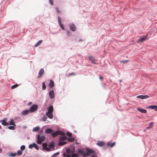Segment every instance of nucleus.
<instances>
[{
	"label": "nucleus",
	"instance_id": "1",
	"mask_svg": "<svg viewBox=\"0 0 157 157\" xmlns=\"http://www.w3.org/2000/svg\"><path fill=\"white\" fill-rule=\"evenodd\" d=\"M45 137L44 136H42L41 137L39 135H38L37 136V143L39 144H41V143L43 142L45 139Z\"/></svg>",
	"mask_w": 157,
	"mask_h": 157
},
{
	"label": "nucleus",
	"instance_id": "2",
	"mask_svg": "<svg viewBox=\"0 0 157 157\" xmlns=\"http://www.w3.org/2000/svg\"><path fill=\"white\" fill-rule=\"evenodd\" d=\"M38 106L35 104L33 105L30 108L29 111L30 112H33L36 111L37 109Z\"/></svg>",
	"mask_w": 157,
	"mask_h": 157
},
{
	"label": "nucleus",
	"instance_id": "3",
	"mask_svg": "<svg viewBox=\"0 0 157 157\" xmlns=\"http://www.w3.org/2000/svg\"><path fill=\"white\" fill-rule=\"evenodd\" d=\"M44 69L43 68L41 69L38 73V75L37 76V78H41L42 76V75L44 74Z\"/></svg>",
	"mask_w": 157,
	"mask_h": 157
},
{
	"label": "nucleus",
	"instance_id": "4",
	"mask_svg": "<svg viewBox=\"0 0 157 157\" xmlns=\"http://www.w3.org/2000/svg\"><path fill=\"white\" fill-rule=\"evenodd\" d=\"M7 119L6 118H5L4 119L0 120V122L2 123V124L4 126H7L9 125V123L6 122Z\"/></svg>",
	"mask_w": 157,
	"mask_h": 157
},
{
	"label": "nucleus",
	"instance_id": "5",
	"mask_svg": "<svg viewBox=\"0 0 157 157\" xmlns=\"http://www.w3.org/2000/svg\"><path fill=\"white\" fill-rule=\"evenodd\" d=\"M49 95L51 99H52L54 98L55 96V94L54 91L53 90H50L49 92Z\"/></svg>",
	"mask_w": 157,
	"mask_h": 157
},
{
	"label": "nucleus",
	"instance_id": "6",
	"mask_svg": "<svg viewBox=\"0 0 157 157\" xmlns=\"http://www.w3.org/2000/svg\"><path fill=\"white\" fill-rule=\"evenodd\" d=\"M94 151L91 149H88L87 150L86 153L84 155V156H89L91 154L94 153Z\"/></svg>",
	"mask_w": 157,
	"mask_h": 157
},
{
	"label": "nucleus",
	"instance_id": "7",
	"mask_svg": "<svg viewBox=\"0 0 157 157\" xmlns=\"http://www.w3.org/2000/svg\"><path fill=\"white\" fill-rule=\"evenodd\" d=\"M55 148L54 143L53 142H51L48 145V148L49 149V151H50L51 149H54Z\"/></svg>",
	"mask_w": 157,
	"mask_h": 157
},
{
	"label": "nucleus",
	"instance_id": "8",
	"mask_svg": "<svg viewBox=\"0 0 157 157\" xmlns=\"http://www.w3.org/2000/svg\"><path fill=\"white\" fill-rule=\"evenodd\" d=\"M149 97V96L147 95H140L136 97L137 98H140L142 99L147 98H148Z\"/></svg>",
	"mask_w": 157,
	"mask_h": 157
},
{
	"label": "nucleus",
	"instance_id": "9",
	"mask_svg": "<svg viewBox=\"0 0 157 157\" xmlns=\"http://www.w3.org/2000/svg\"><path fill=\"white\" fill-rule=\"evenodd\" d=\"M71 30L73 31H75L76 30V27L73 24H71L70 26Z\"/></svg>",
	"mask_w": 157,
	"mask_h": 157
},
{
	"label": "nucleus",
	"instance_id": "10",
	"mask_svg": "<svg viewBox=\"0 0 157 157\" xmlns=\"http://www.w3.org/2000/svg\"><path fill=\"white\" fill-rule=\"evenodd\" d=\"M137 109L140 113H146L147 112V111L146 109L140 108H137Z\"/></svg>",
	"mask_w": 157,
	"mask_h": 157
},
{
	"label": "nucleus",
	"instance_id": "11",
	"mask_svg": "<svg viewBox=\"0 0 157 157\" xmlns=\"http://www.w3.org/2000/svg\"><path fill=\"white\" fill-rule=\"evenodd\" d=\"M88 58L90 61L93 63H95V59L92 56H88Z\"/></svg>",
	"mask_w": 157,
	"mask_h": 157
},
{
	"label": "nucleus",
	"instance_id": "12",
	"mask_svg": "<svg viewBox=\"0 0 157 157\" xmlns=\"http://www.w3.org/2000/svg\"><path fill=\"white\" fill-rule=\"evenodd\" d=\"M146 108H149L152 109H154L155 111L157 110V106L156 105H152L147 106Z\"/></svg>",
	"mask_w": 157,
	"mask_h": 157
},
{
	"label": "nucleus",
	"instance_id": "13",
	"mask_svg": "<svg viewBox=\"0 0 157 157\" xmlns=\"http://www.w3.org/2000/svg\"><path fill=\"white\" fill-rule=\"evenodd\" d=\"M49 87L50 88H52L54 86V81L52 80H50L49 83L48 84Z\"/></svg>",
	"mask_w": 157,
	"mask_h": 157
},
{
	"label": "nucleus",
	"instance_id": "14",
	"mask_svg": "<svg viewBox=\"0 0 157 157\" xmlns=\"http://www.w3.org/2000/svg\"><path fill=\"white\" fill-rule=\"evenodd\" d=\"M42 146L44 149L47 151H49V149L48 148V147H47L48 145L46 143H44L43 144Z\"/></svg>",
	"mask_w": 157,
	"mask_h": 157
},
{
	"label": "nucleus",
	"instance_id": "15",
	"mask_svg": "<svg viewBox=\"0 0 157 157\" xmlns=\"http://www.w3.org/2000/svg\"><path fill=\"white\" fill-rule=\"evenodd\" d=\"M96 144L100 146L103 147L105 145V143L103 141H99L96 143Z\"/></svg>",
	"mask_w": 157,
	"mask_h": 157
},
{
	"label": "nucleus",
	"instance_id": "16",
	"mask_svg": "<svg viewBox=\"0 0 157 157\" xmlns=\"http://www.w3.org/2000/svg\"><path fill=\"white\" fill-rule=\"evenodd\" d=\"M48 111L47 112L48 113H52L53 111V106L51 105L48 108Z\"/></svg>",
	"mask_w": 157,
	"mask_h": 157
},
{
	"label": "nucleus",
	"instance_id": "17",
	"mask_svg": "<svg viewBox=\"0 0 157 157\" xmlns=\"http://www.w3.org/2000/svg\"><path fill=\"white\" fill-rule=\"evenodd\" d=\"M115 142L112 143L111 142H108L107 143V145L108 147H110L112 148L115 145Z\"/></svg>",
	"mask_w": 157,
	"mask_h": 157
},
{
	"label": "nucleus",
	"instance_id": "18",
	"mask_svg": "<svg viewBox=\"0 0 157 157\" xmlns=\"http://www.w3.org/2000/svg\"><path fill=\"white\" fill-rule=\"evenodd\" d=\"M46 115L50 119H52L53 117L52 113H48V112H47L46 113Z\"/></svg>",
	"mask_w": 157,
	"mask_h": 157
},
{
	"label": "nucleus",
	"instance_id": "19",
	"mask_svg": "<svg viewBox=\"0 0 157 157\" xmlns=\"http://www.w3.org/2000/svg\"><path fill=\"white\" fill-rule=\"evenodd\" d=\"M147 37V36H143L139 39V41H140L141 42H143L144 40H145Z\"/></svg>",
	"mask_w": 157,
	"mask_h": 157
},
{
	"label": "nucleus",
	"instance_id": "20",
	"mask_svg": "<svg viewBox=\"0 0 157 157\" xmlns=\"http://www.w3.org/2000/svg\"><path fill=\"white\" fill-rule=\"evenodd\" d=\"M53 130L51 128H48L45 131V132L46 133H50L52 132Z\"/></svg>",
	"mask_w": 157,
	"mask_h": 157
},
{
	"label": "nucleus",
	"instance_id": "21",
	"mask_svg": "<svg viewBox=\"0 0 157 157\" xmlns=\"http://www.w3.org/2000/svg\"><path fill=\"white\" fill-rule=\"evenodd\" d=\"M42 40H40L36 43L35 45V47H37L42 43Z\"/></svg>",
	"mask_w": 157,
	"mask_h": 157
},
{
	"label": "nucleus",
	"instance_id": "22",
	"mask_svg": "<svg viewBox=\"0 0 157 157\" xmlns=\"http://www.w3.org/2000/svg\"><path fill=\"white\" fill-rule=\"evenodd\" d=\"M66 139L67 137L65 136L61 137L59 138V140L60 141L65 140Z\"/></svg>",
	"mask_w": 157,
	"mask_h": 157
},
{
	"label": "nucleus",
	"instance_id": "23",
	"mask_svg": "<svg viewBox=\"0 0 157 157\" xmlns=\"http://www.w3.org/2000/svg\"><path fill=\"white\" fill-rule=\"evenodd\" d=\"M58 131H57L56 132H53L52 134V136L53 137H55L56 136L58 135Z\"/></svg>",
	"mask_w": 157,
	"mask_h": 157
},
{
	"label": "nucleus",
	"instance_id": "24",
	"mask_svg": "<svg viewBox=\"0 0 157 157\" xmlns=\"http://www.w3.org/2000/svg\"><path fill=\"white\" fill-rule=\"evenodd\" d=\"M9 123L10 125H13V126H15L16 125L14 123V121L13 120L11 119V120L9 122Z\"/></svg>",
	"mask_w": 157,
	"mask_h": 157
},
{
	"label": "nucleus",
	"instance_id": "25",
	"mask_svg": "<svg viewBox=\"0 0 157 157\" xmlns=\"http://www.w3.org/2000/svg\"><path fill=\"white\" fill-rule=\"evenodd\" d=\"M30 111L29 110H24L23 112V114L24 115H26L28 114L30 112Z\"/></svg>",
	"mask_w": 157,
	"mask_h": 157
},
{
	"label": "nucleus",
	"instance_id": "26",
	"mask_svg": "<svg viewBox=\"0 0 157 157\" xmlns=\"http://www.w3.org/2000/svg\"><path fill=\"white\" fill-rule=\"evenodd\" d=\"M40 127L39 126L35 127L33 128V132L37 131L40 129Z\"/></svg>",
	"mask_w": 157,
	"mask_h": 157
},
{
	"label": "nucleus",
	"instance_id": "27",
	"mask_svg": "<svg viewBox=\"0 0 157 157\" xmlns=\"http://www.w3.org/2000/svg\"><path fill=\"white\" fill-rule=\"evenodd\" d=\"M67 143L66 142H60L59 143V146H62Z\"/></svg>",
	"mask_w": 157,
	"mask_h": 157
},
{
	"label": "nucleus",
	"instance_id": "28",
	"mask_svg": "<svg viewBox=\"0 0 157 157\" xmlns=\"http://www.w3.org/2000/svg\"><path fill=\"white\" fill-rule=\"evenodd\" d=\"M63 157H71V156L69 154H67L66 153H64L63 154Z\"/></svg>",
	"mask_w": 157,
	"mask_h": 157
},
{
	"label": "nucleus",
	"instance_id": "29",
	"mask_svg": "<svg viewBox=\"0 0 157 157\" xmlns=\"http://www.w3.org/2000/svg\"><path fill=\"white\" fill-rule=\"evenodd\" d=\"M58 131V135H62V136H64L65 135V133L62 132V131Z\"/></svg>",
	"mask_w": 157,
	"mask_h": 157
},
{
	"label": "nucleus",
	"instance_id": "30",
	"mask_svg": "<svg viewBox=\"0 0 157 157\" xmlns=\"http://www.w3.org/2000/svg\"><path fill=\"white\" fill-rule=\"evenodd\" d=\"M46 86L44 82H43L42 83V89L44 90H45L46 89Z\"/></svg>",
	"mask_w": 157,
	"mask_h": 157
},
{
	"label": "nucleus",
	"instance_id": "31",
	"mask_svg": "<svg viewBox=\"0 0 157 157\" xmlns=\"http://www.w3.org/2000/svg\"><path fill=\"white\" fill-rule=\"evenodd\" d=\"M78 155L77 153H73L71 155V157H78Z\"/></svg>",
	"mask_w": 157,
	"mask_h": 157
},
{
	"label": "nucleus",
	"instance_id": "32",
	"mask_svg": "<svg viewBox=\"0 0 157 157\" xmlns=\"http://www.w3.org/2000/svg\"><path fill=\"white\" fill-rule=\"evenodd\" d=\"M18 85L17 84H16L14 85H13L11 87V88L12 89H13L15 88H16L18 86Z\"/></svg>",
	"mask_w": 157,
	"mask_h": 157
},
{
	"label": "nucleus",
	"instance_id": "33",
	"mask_svg": "<svg viewBox=\"0 0 157 157\" xmlns=\"http://www.w3.org/2000/svg\"><path fill=\"white\" fill-rule=\"evenodd\" d=\"M22 154V152L20 150H19L17 151V154L18 155H21Z\"/></svg>",
	"mask_w": 157,
	"mask_h": 157
},
{
	"label": "nucleus",
	"instance_id": "34",
	"mask_svg": "<svg viewBox=\"0 0 157 157\" xmlns=\"http://www.w3.org/2000/svg\"><path fill=\"white\" fill-rule=\"evenodd\" d=\"M59 153V152L55 153L51 156V157H56L57 155H58Z\"/></svg>",
	"mask_w": 157,
	"mask_h": 157
},
{
	"label": "nucleus",
	"instance_id": "35",
	"mask_svg": "<svg viewBox=\"0 0 157 157\" xmlns=\"http://www.w3.org/2000/svg\"><path fill=\"white\" fill-rule=\"evenodd\" d=\"M14 126H10L8 127V128L9 129H11V130H14L15 128Z\"/></svg>",
	"mask_w": 157,
	"mask_h": 157
},
{
	"label": "nucleus",
	"instance_id": "36",
	"mask_svg": "<svg viewBox=\"0 0 157 157\" xmlns=\"http://www.w3.org/2000/svg\"><path fill=\"white\" fill-rule=\"evenodd\" d=\"M33 147H34L37 150L39 149V148L37 145L36 144H33Z\"/></svg>",
	"mask_w": 157,
	"mask_h": 157
},
{
	"label": "nucleus",
	"instance_id": "37",
	"mask_svg": "<svg viewBox=\"0 0 157 157\" xmlns=\"http://www.w3.org/2000/svg\"><path fill=\"white\" fill-rule=\"evenodd\" d=\"M61 18L59 17H58V21L59 24L61 23Z\"/></svg>",
	"mask_w": 157,
	"mask_h": 157
},
{
	"label": "nucleus",
	"instance_id": "38",
	"mask_svg": "<svg viewBox=\"0 0 157 157\" xmlns=\"http://www.w3.org/2000/svg\"><path fill=\"white\" fill-rule=\"evenodd\" d=\"M25 145H22L21 147V149L22 151H23L25 149Z\"/></svg>",
	"mask_w": 157,
	"mask_h": 157
},
{
	"label": "nucleus",
	"instance_id": "39",
	"mask_svg": "<svg viewBox=\"0 0 157 157\" xmlns=\"http://www.w3.org/2000/svg\"><path fill=\"white\" fill-rule=\"evenodd\" d=\"M59 26H60V27L61 28L63 29V30H64V27L63 25V24H62V23H60V24H59Z\"/></svg>",
	"mask_w": 157,
	"mask_h": 157
},
{
	"label": "nucleus",
	"instance_id": "40",
	"mask_svg": "<svg viewBox=\"0 0 157 157\" xmlns=\"http://www.w3.org/2000/svg\"><path fill=\"white\" fill-rule=\"evenodd\" d=\"M67 135L69 137H71L72 136V134L69 132H67L66 133Z\"/></svg>",
	"mask_w": 157,
	"mask_h": 157
},
{
	"label": "nucleus",
	"instance_id": "41",
	"mask_svg": "<svg viewBox=\"0 0 157 157\" xmlns=\"http://www.w3.org/2000/svg\"><path fill=\"white\" fill-rule=\"evenodd\" d=\"M47 118L46 116H44L42 118V120L43 121H45L46 120Z\"/></svg>",
	"mask_w": 157,
	"mask_h": 157
},
{
	"label": "nucleus",
	"instance_id": "42",
	"mask_svg": "<svg viewBox=\"0 0 157 157\" xmlns=\"http://www.w3.org/2000/svg\"><path fill=\"white\" fill-rule=\"evenodd\" d=\"M68 140L69 141L72 142H73L74 141V139L73 138H69L68 139Z\"/></svg>",
	"mask_w": 157,
	"mask_h": 157
},
{
	"label": "nucleus",
	"instance_id": "43",
	"mask_svg": "<svg viewBox=\"0 0 157 157\" xmlns=\"http://www.w3.org/2000/svg\"><path fill=\"white\" fill-rule=\"evenodd\" d=\"M66 151L68 154H69L70 152V150L69 148H67L66 149Z\"/></svg>",
	"mask_w": 157,
	"mask_h": 157
},
{
	"label": "nucleus",
	"instance_id": "44",
	"mask_svg": "<svg viewBox=\"0 0 157 157\" xmlns=\"http://www.w3.org/2000/svg\"><path fill=\"white\" fill-rule=\"evenodd\" d=\"M33 147V144H30L29 145V148L30 149H32Z\"/></svg>",
	"mask_w": 157,
	"mask_h": 157
},
{
	"label": "nucleus",
	"instance_id": "45",
	"mask_svg": "<svg viewBox=\"0 0 157 157\" xmlns=\"http://www.w3.org/2000/svg\"><path fill=\"white\" fill-rule=\"evenodd\" d=\"M91 157H97V156L96 154H94L92 155Z\"/></svg>",
	"mask_w": 157,
	"mask_h": 157
},
{
	"label": "nucleus",
	"instance_id": "46",
	"mask_svg": "<svg viewBox=\"0 0 157 157\" xmlns=\"http://www.w3.org/2000/svg\"><path fill=\"white\" fill-rule=\"evenodd\" d=\"M49 2L51 5H53V2L52 0H49Z\"/></svg>",
	"mask_w": 157,
	"mask_h": 157
},
{
	"label": "nucleus",
	"instance_id": "47",
	"mask_svg": "<svg viewBox=\"0 0 157 157\" xmlns=\"http://www.w3.org/2000/svg\"><path fill=\"white\" fill-rule=\"evenodd\" d=\"M78 153H82V151L81 150H79L78 151Z\"/></svg>",
	"mask_w": 157,
	"mask_h": 157
},
{
	"label": "nucleus",
	"instance_id": "48",
	"mask_svg": "<svg viewBox=\"0 0 157 157\" xmlns=\"http://www.w3.org/2000/svg\"><path fill=\"white\" fill-rule=\"evenodd\" d=\"M75 74L74 73H71L69 74V75H75Z\"/></svg>",
	"mask_w": 157,
	"mask_h": 157
},
{
	"label": "nucleus",
	"instance_id": "49",
	"mask_svg": "<svg viewBox=\"0 0 157 157\" xmlns=\"http://www.w3.org/2000/svg\"><path fill=\"white\" fill-rule=\"evenodd\" d=\"M16 154L15 153L12 154L11 155V156H16Z\"/></svg>",
	"mask_w": 157,
	"mask_h": 157
},
{
	"label": "nucleus",
	"instance_id": "50",
	"mask_svg": "<svg viewBox=\"0 0 157 157\" xmlns=\"http://www.w3.org/2000/svg\"><path fill=\"white\" fill-rule=\"evenodd\" d=\"M99 79L101 80H102L103 79V77H102V76H100L99 77Z\"/></svg>",
	"mask_w": 157,
	"mask_h": 157
},
{
	"label": "nucleus",
	"instance_id": "51",
	"mask_svg": "<svg viewBox=\"0 0 157 157\" xmlns=\"http://www.w3.org/2000/svg\"><path fill=\"white\" fill-rule=\"evenodd\" d=\"M128 61V60L127 61H121V62H122L123 63H125L127 62Z\"/></svg>",
	"mask_w": 157,
	"mask_h": 157
},
{
	"label": "nucleus",
	"instance_id": "52",
	"mask_svg": "<svg viewBox=\"0 0 157 157\" xmlns=\"http://www.w3.org/2000/svg\"><path fill=\"white\" fill-rule=\"evenodd\" d=\"M153 125V123L152 122H151L150 123L149 125L150 126H152Z\"/></svg>",
	"mask_w": 157,
	"mask_h": 157
},
{
	"label": "nucleus",
	"instance_id": "53",
	"mask_svg": "<svg viewBox=\"0 0 157 157\" xmlns=\"http://www.w3.org/2000/svg\"><path fill=\"white\" fill-rule=\"evenodd\" d=\"M32 102H30L29 103V104L31 105L32 104Z\"/></svg>",
	"mask_w": 157,
	"mask_h": 157
},
{
	"label": "nucleus",
	"instance_id": "54",
	"mask_svg": "<svg viewBox=\"0 0 157 157\" xmlns=\"http://www.w3.org/2000/svg\"><path fill=\"white\" fill-rule=\"evenodd\" d=\"M1 151H2V150L1 149H0V153H1Z\"/></svg>",
	"mask_w": 157,
	"mask_h": 157
},
{
	"label": "nucleus",
	"instance_id": "55",
	"mask_svg": "<svg viewBox=\"0 0 157 157\" xmlns=\"http://www.w3.org/2000/svg\"><path fill=\"white\" fill-rule=\"evenodd\" d=\"M75 152V150H74L72 152H72Z\"/></svg>",
	"mask_w": 157,
	"mask_h": 157
},
{
	"label": "nucleus",
	"instance_id": "56",
	"mask_svg": "<svg viewBox=\"0 0 157 157\" xmlns=\"http://www.w3.org/2000/svg\"><path fill=\"white\" fill-rule=\"evenodd\" d=\"M82 41V40L81 39H80L79 40V41Z\"/></svg>",
	"mask_w": 157,
	"mask_h": 157
},
{
	"label": "nucleus",
	"instance_id": "57",
	"mask_svg": "<svg viewBox=\"0 0 157 157\" xmlns=\"http://www.w3.org/2000/svg\"><path fill=\"white\" fill-rule=\"evenodd\" d=\"M120 82H121V80H120Z\"/></svg>",
	"mask_w": 157,
	"mask_h": 157
},
{
	"label": "nucleus",
	"instance_id": "58",
	"mask_svg": "<svg viewBox=\"0 0 157 157\" xmlns=\"http://www.w3.org/2000/svg\"><path fill=\"white\" fill-rule=\"evenodd\" d=\"M57 12H58V13L59 12V11L58 10H57Z\"/></svg>",
	"mask_w": 157,
	"mask_h": 157
}]
</instances>
